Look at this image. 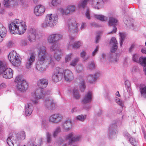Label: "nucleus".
Wrapping results in <instances>:
<instances>
[{"label": "nucleus", "instance_id": "nucleus-50", "mask_svg": "<svg viewBox=\"0 0 146 146\" xmlns=\"http://www.w3.org/2000/svg\"><path fill=\"white\" fill-rule=\"evenodd\" d=\"M51 135L48 132L46 133V137L47 142L48 143H50L51 140Z\"/></svg>", "mask_w": 146, "mask_h": 146}, {"label": "nucleus", "instance_id": "nucleus-23", "mask_svg": "<svg viewBox=\"0 0 146 146\" xmlns=\"http://www.w3.org/2000/svg\"><path fill=\"white\" fill-rule=\"evenodd\" d=\"M44 105L45 107L48 109H52L54 106L53 100L51 98H48L45 100Z\"/></svg>", "mask_w": 146, "mask_h": 146}, {"label": "nucleus", "instance_id": "nucleus-37", "mask_svg": "<svg viewBox=\"0 0 146 146\" xmlns=\"http://www.w3.org/2000/svg\"><path fill=\"white\" fill-rule=\"evenodd\" d=\"M120 36V41L119 43L120 46H121L123 44V43L124 42V40L125 38V36L124 33H119Z\"/></svg>", "mask_w": 146, "mask_h": 146}, {"label": "nucleus", "instance_id": "nucleus-1", "mask_svg": "<svg viewBox=\"0 0 146 146\" xmlns=\"http://www.w3.org/2000/svg\"><path fill=\"white\" fill-rule=\"evenodd\" d=\"M36 48L38 50V60L36 65V69L40 72L44 71V64L45 62L48 63V67H53L55 63L52 57H50L46 54L45 47L38 43L36 46Z\"/></svg>", "mask_w": 146, "mask_h": 146}, {"label": "nucleus", "instance_id": "nucleus-49", "mask_svg": "<svg viewBox=\"0 0 146 146\" xmlns=\"http://www.w3.org/2000/svg\"><path fill=\"white\" fill-rule=\"evenodd\" d=\"M115 102L117 104H119L120 106L123 107V104L122 102L120 100L117 98H116L115 99Z\"/></svg>", "mask_w": 146, "mask_h": 146}, {"label": "nucleus", "instance_id": "nucleus-33", "mask_svg": "<svg viewBox=\"0 0 146 146\" xmlns=\"http://www.w3.org/2000/svg\"><path fill=\"white\" fill-rule=\"evenodd\" d=\"M72 95L74 98L76 99H78L80 97V95L79 93L78 90L75 88H74L73 90Z\"/></svg>", "mask_w": 146, "mask_h": 146}, {"label": "nucleus", "instance_id": "nucleus-14", "mask_svg": "<svg viewBox=\"0 0 146 146\" xmlns=\"http://www.w3.org/2000/svg\"><path fill=\"white\" fill-rule=\"evenodd\" d=\"M74 36L72 35L69 36L70 42L68 44V48L69 49L70 47L72 46V48L74 49H77L79 48L82 44V42L80 41H78L75 42L73 44V42L74 41Z\"/></svg>", "mask_w": 146, "mask_h": 146}, {"label": "nucleus", "instance_id": "nucleus-12", "mask_svg": "<svg viewBox=\"0 0 146 146\" xmlns=\"http://www.w3.org/2000/svg\"><path fill=\"white\" fill-rule=\"evenodd\" d=\"M78 24L74 20H70L68 24V28L70 34H72L78 32Z\"/></svg>", "mask_w": 146, "mask_h": 146}, {"label": "nucleus", "instance_id": "nucleus-2", "mask_svg": "<svg viewBox=\"0 0 146 146\" xmlns=\"http://www.w3.org/2000/svg\"><path fill=\"white\" fill-rule=\"evenodd\" d=\"M62 34L59 33H54L50 34L47 38V41L50 44H53L50 47V50L54 52V56L57 60H59L61 58L62 52L60 48L58 43L62 38Z\"/></svg>", "mask_w": 146, "mask_h": 146}, {"label": "nucleus", "instance_id": "nucleus-41", "mask_svg": "<svg viewBox=\"0 0 146 146\" xmlns=\"http://www.w3.org/2000/svg\"><path fill=\"white\" fill-rule=\"evenodd\" d=\"M61 131V128L59 126L57 127L54 131L53 136L54 137H56L58 133Z\"/></svg>", "mask_w": 146, "mask_h": 146}, {"label": "nucleus", "instance_id": "nucleus-58", "mask_svg": "<svg viewBox=\"0 0 146 146\" xmlns=\"http://www.w3.org/2000/svg\"><path fill=\"white\" fill-rule=\"evenodd\" d=\"M41 124L42 127L45 128V127L46 125V120L44 119H42V121Z\"/></svg>", "mask_w": 146, "mask_h": 146}, {"label": "nucleus", "instance_id": "nucleus-11", "mask_svg": "<svg viewBox=\"0 0 146 146\" xmlns=\"http://www.w3.org/2000/svg\"><path fill=\"white\" fill-rule=\"evenodd\" d=\"M133 60L134 62L140 64L144 67L143 70L146 75V56L144 57H139L138 55L135 54L133 56Z\"/></svg>", "mask_w": 146, "mask_h": 146}, {"label": "nucleus", "instance_id": "nucleus-29", "mask_svg": "<svg viewBox=\"0 0 146 146\" xmlns=\"http://www.w3.org/2000/svg\"><path fill=\"white\" fill-rule=\"evenodd\" d=\"M92 93L90 92H88L83 98L82 102L84 104L90 102L92 101Z\"/></svg>", "mask_w": 146, "mask_h": 146}, {"label": "nucleus", "instance_id": "nucleus-39", "mask_svg": "<svg viewBox=\"0 0 146 146\" xmlns=\"http://www.w3.org/2000/svg\"><path fill=\"white\" fill-rule=\"evenodd\" d=\"M79 60V57H76L73 59L70 63V65L73 66H75Z\"/></svg>", "mask_w": 146, "mask_h": 146}, {"label": "nucleus", "instance_id": "nucleus-46", "mask_svg": "<svg viewBox=\"0 0 146 146\" xmlns=\"http://www.w3.org/2000/svg\"><path fill=\"white\" fill-rule=\"evenodd\" d=\"M83 66L82 65H79L77 66L76 67V70L77 72L80 73L82 72L83 70Z\"/></svg>", "mask_w": 146, "mask_h": 146}, {"label": "nucleus", "instance_id": "nucleus-18", "mask_svg": "<svg viewBox=\"0 0 146 146\" xmlns=\"http://www.w3.org/2000/svg\"><path fill=\"white\" fill-rule=\"evenodd\" d=\"M45 11V8L42 5H38L36 6L34 9V13L37 16H41Z\"/></svg>", "mask_w": 146, "mask_h": 146}, {"label": "nucleus", "instance_id": "nucleus-45", "mask_svg": "<svg viewBox=\"0 0 146 146\" xmlns=\"http://www.w3.org/2000/svg\"><path fill=\"white\" fill-rule=\"evenodd\" d=\"M12 139H11L12 141L13 144V145L15 146V145H17L18 143V139L17 137H14V136H12Z\"/></svg>", "mask_w": 146, "mask_h": 146}, {"label": "nucleus", "instance_id": "nucleus-62", "mask_svg": "<svg viewBox=\"0 0 146 146\" xmlns=\"http://www.w3.org/2000/svg\"><path fill=\"white\" fill-rule=\"evenodd\" d=\"M123 21L124 23L126 25H129V21L127 20V19L125 18H124L123 19Z\"/></svg>", "mask_w": 146, "mask_h": 146}, {"label": "nucleus", "instance_id": "nucleus-4", "mask_svg": "<svg viewBox=\"0 0 146 146\" xmlns=\"http://www.w3.org/2000/svg\"><path fill=\"white\" fill-rule=\"evenodd\" d=\"M50 90H48L47 92H45L43 89H37L31 93L30 99L34 104L36 105L38 103L39 99L43 98L46 95L50 94Z\"/></svg>", "mask_w": 146, "mask_h": 146}, {"label": "nucleus", "instance_id": "nucleus-36", "mask_svg": "<svg viewBox=\"0 0 146 146\" xmlns=\"http://www.w3.org/2000/svg\"><path fill=\"white\" fill-rule=\"evenodd\" d=\"M130 143L133 146H137L138 145V141H136L135 138L131 137L129 139Z\"/></svg>", "mask_w": 146, "mask_h": 146}, {"label": "nucleus", "instance_id": "nucleus-51", "mask_svg": "<svg viewBox=\"0 0 146 146\" xmlns=\"http://www.w3.org/2000/svg\"><path fill=\"white\" fill-rule=\"evenodd\" d=\"M20 138L22 140L24 139L25 138V133L24 131L21 132L20 134Z\"/></svg>", "mask_w": 146, "mask_h": 146}, {"label": "nucleus", "instance_id": "nucleus-55", "mask_svg": "<svg viewBox=\"0 0 146 146\" xmlns=\"http://www.w3.org/2000/svg\"><path fill=\"white\" fill-rule=\"evenodd\" d=\"M100 38V34H98L96 36V43H97L99 42V40Z\"/></svg>", "mask_w": 146, "mask_h": 146}, {"label": "nucleus", "instance_id": "nucleus-7", "mask_svg": "<svg viewBox=\"0 0 146 146\" xmlns=\"http://www.w3.org/2000/svg\"><path fill=\"white\" fill-rule=\"evenodd\" d=\"M1 74L3 78L10 79L13 76V70L10 68H7L5 62L0 61V74Z\"/></svg>", "mask_w": 146, "mask_h": 146}, {"label": "nucleus", "instance_id": "nucleus-34", "mask_svg": "<svg viewBox=\"0 0 146 146\" xmlns=\"http://www.w3.org/2000/svg\"><path fill=\"white\" fill-rule=\"evenodd\" d=\"M26 80L24 79L22 76L21 75L17 76L15 80V82L16 84H19L23 82L26 81Z\"/></svg>", "mask_w": 146, "mask_h": 146}, {"label": "nucleus", "instance_id": "nucleus-54", "mask_svg": "<svg viewBox=\"0 0 146 146\" xmlns=\"http://www.w3.org/2000/svg\"><path fill=\"white\" fill-rule=\"evenodd\" d=\"M86 17L88 19H90L89 13V10L88 9H87L86 11Z\"/></svg>", "mask_w": 146, "mask_h": 146}, {"label": "nucleus", "instance_id": "nucleus-13", "mask_svg": "<svg viewBox=\"0 0 146 146\" xmlns=\"http://www.w3.org/2000/svg\"><path fill=\"white\" fill-rule=\"evenodd\" d=\"M63 118L62 115L60 113H56L51 115L49 117V121L53 123H57L60 122Z\"/></svg>", "mask_w": 146, "mask_h": 146}, {"label": "nucleus", "instance_id": "nucleus-61", "mask_svg": "<svg viewBox=\"0 0 146 146\" xmlns=\"http://www.w3.org/2000/svg\"><path fill=\"white\" fill-rule=\"evenodd\" d=\"M28 4L26 1H23L22 3V6L24 8L26 7H27Z\"/></svg>", "mask_w": 146, "mask_h": 146}, {"label": "nucleus", "instance_id": "nucleus-35", "mask_svg": "<svg viewBox=\"0 0 146 146\" xmlns=\"http://www.w3.org/2000/svg\"><path fill=\"white\" fill-rule=\"evenodd\" d=\"M141 95L142 97L146 98V85L139 88Z\"/></svg>", "mask_w": 146, "mask_h": 146}, {"label": "nucleus", "instance_id": "nucleus-8", "mask_svg": "<svg viewBox=\"0 0 146 146\" xmlns=\"http://www.w3.org/2000/svg\"><path fill=\"white\" fill-rule=\"evenodd\" d=\"M108 24L109 26H113V30L108 33V34H113L116 33L117 31V28L115 26L119 23V21L117 19L115 14L113 13H109L108 15Z\"/></svg>", "mask_w": 146, "mask_h": 146}, {"label": "nucleus", "instance_id": "nucleus-32", "mask_svg": "<svg viewBox=\"0 0 146 146\" xmlns=\"http://www.w3.org/2000/svg\"><path fill=\"white\" fill-rule=\"evenodd\" d=\"M94 16L97 19L102 21H106L108 19V17L103 15L95 14Z\"/></svg>", "mask_w": 146, "mask_h": 146}, {"label": "nucleus", "instance_id": "nucleus-9", "mask_svg": "<svg viewBox=\"0 0 146 146\" xmlns=\"http://www.w3.org/2000/svg\"><path fill=\"white\" fill-rule=\"evenodd\" d=\"M9 60L14 66H18L21 63V58L19 54L16 51L13 50L9 53L8 56Z\"/></svg>", "mask_w": 146, "mask_h": 146}, {"label": "nucleus", "instance_id": "nucleus-60", "mask_svg": "<svg viewBox=\"0 0 146 146\" xmlns=\"http://www.w3.org/2000/svg\"><path fill=\"white\" fill-rule=\"evenodd\" d=\"M64 141V140L61 138H60L58 140V142L57 143L59 145H60L61 144L63 143Z\"/></svg>", "mask_w": 146, "mask_h": 146}, {"label": "nucleus", "instance_id": "nucleus-30", "mask_svg": "<svg viewBox=\"0 0 146 146\" xmlns=\"http://www.w3.org/2000/svg\"><path fill=\"white\" fill-rule=\"evenodd\" d=\"M78 79L80 80L79 86V89L81 92H83L86 88L85 82L82 78H79Z\"/></svg>", "mask_w": 146, "mask_h": 146}, {"label": "nucleus", "instance_id": "nucleus-63", "mask_svg": "<svg viewBox=\"0 0 146 146\" xmlns=\"http://www.w3.org/2000/svg\"><path fill=\"white\" fill-rule=\"evenodd\" d=\"M134 46L135 45L134 44H132L131 45L129 49V51L130 52H131L133 51V50L134 48Z\"/></svg>", "mask_w": 146, "mask_h": 146}, {"label": "nucleus", "instance_id": "nucleus-53", "mask_svg": "<svg viewBox=\"0 0 146 146\" xmlns=\"http://www.w3.org/2000/svg\"><path fill=\"white\" fill-rule=\"evenodd\" d=\"M98 51V46H97L95 49L92 52V56L95 55Z\"/></svg>", "mask_w": 146, "mask_h": 146}, {"label": "nucleus", "instance_id": "nucleus-48", "mask_svg": "<svg viewBox=\"0 0 146 146\" xmlns=\"http://www.w3.org/2000/svg\"><path fill=\"white\" fill-rule=\"evenodd\" d=\"M73 54L72 53H70L67 55L65 57V62H67L70 60L71 57L72 56Z\"/></svg>", "mask_w": 146, "mask_h": 146}, {"label": "nucleus", "instance_id": "nucleus-10", "mask_svg": "<svg viewBox=\"0 0 146 146\" xmlns=\"http://www.w3.org/2000/svg\"><path fill=\"white\" fill-rule=\"evenodd\" d=\"M117 133V126L116 122L111 124L108 131V135L109 139L113 138Z\"/></svg>", "mask_w": 146, "mask_h": 146}, {"label": "nucleus", "instance_id": "nucleus-17", "mask_svg": "<svg viewBox=\"0 0 146 146\" xmlns=\"http://www.w3.org/2000/svg\"><path fill=\"white\" fill-rule=\"evenodd\" d=\"M16 87L18 90L21 92H23L28 89V85L26 81H23L22 82L16 84Z\"/></svg>", "mask_w": 146, "mask_h": 146}, {"label": "nucleus", "instance_id": "nucleus-19", "mask_svg": "<svg viewBox=\"0 0 146 146\" xmlns=\"http://www.w3.org/2000/svg\"><path fill=\"white\" fill-rule=\"evenodd\" d=\"M73 133H71L66 136V139L69 140V144L73 142L79 141L81 138L80 136L75 137H73Z\"/></svg>", "mask_w": 146, "mask_h": 146}, {"label": "nucleus", "instance_id": "nucleus-47", "mask_svg": "<svg viewBox=\"0 0 146 146\" xmlns=\"http://www.w3.org/2000/svg\"><path fill=\"white\" fill-rule=\"evenodd\" d=\"M110 61L114 62H117V58L116 57L115 55L114 56H113L112 54L110 55Z\"/></svg>", "mask_w": 146, "mask_h": 146}, {"label": "nucleus", "instance_id": "nucleus-5", "mask_svg": "<svg viewBox=\"0 0 146 146\" xmlns=\"http://www.w3.org/2000/svg\"><path fill=\"white\" fill-rule=\"evenodd\" d=\"M88 1L90 2L94 8L98 9L102 8L104 5V2L103 0H82L78 4L79 7L84 8Z\"/></svg>", "mask_w": 146, "mask_h": 146}, {"label": "nucleus", "instance_id": "nucleus-27", "mask_svg": "<svg viewBox=\"0 0 146 146\" xmlns=\"http://www.w3.org/2000/svg\"><path fill=\"white\" fill-rule=\"evenodd\" d=\"M7 32L6 28L0 23V42L2 41L3 38L6 36Z\"/></svg>", "mask_w": 146, "mask_h": 146}, {"label": "nucleus", "instance_id": "nucleus-20", "mask_svg": "<svg viewBox=\"0 0 146 146\" xmlns=\"http://www.w3.org/2000/svg\"><path fill=\"white\" fill-rule=\"evenodd\" d=\"M19 27H18V33L17 34H23L25 32L27 29V26L25 23L24 21L19 22Z\"/></svg>", "mask_w": 146, "mask_h": 146}, {"label": "nucleus", "instance_id": "nucleus-25", "mask_svg": "<svg viewBox=\"0 0 146 146\" xmlns=\"http://www.w3.org/2000/svg\"><path fill=\"white\" fill-rule=\"evenodd\" d=\"M33 110V107L31 103H28L26 105L25 109V113L27 116L31 115Z\"/></svg>", "mask_w": 146, "mask_h": 146}, {"label": "nucleus", "instance_id": "nucleus-21", "mask_svg": "<svg viewBox=\"0 0 146 146\" xmlns=\"http://www.w3.org/2000/svg\"><path fill=\"white\" fill-rule=\"evenodd\" d=\"M48 84L47 79L45 78H41L39 79L37 82V85L39 88V89H43L45 88Z\"/></svg>", "mask_w": 146, "mask_h": 146}, {"label": "nucleus", "instance_id": "nucleus-22", "mask_svg": "<svg viewBox=\"0 0 146 146\" xmlns=\"http://www.w3.org/2000/svg\"><path fill=\"white\" fill-rule=\"evenodd\" d=\"M36 35V29L32 28L30 29L29 30V36L28 37V40L31 42L35 41Z\"/></svg>", "mask_w": 146, "mask_h": 146}, {"label": "nucleus", "instance_id": "nucleus-28", "mask_svg": "<svg viewBox=\"0 0 146 146\" xmlns=\"http://www.w3.org/2000/svg\"><path fill=\"white\" fill-rule=\"evenodd\" d=\"M99 76V74L97 73L94 74H90L88 75L87 79L89 83H92L96 80Z\"/></svg>", "mask_w": 146, "mask_h": 146}, {"label": "nucleus", "instance_id": "nucleus-3", "mask_svg": "<svg viewBox=\"0 0 146 146\" xmlns=\"http://www.w3.org/2000/svg\"><path fill=\"white\" fill-rule=\"evenodd\" d=\"M64 78V79L68 82H71L74 78L72 72L68 70H64L62 68L57 67L54 71L52 76V80L54 82H58Z\"/></svg>", "mask_w": 146, "mask_h": 146}, {"label": "nucleus", "instance_id": "nucleus-59", "mask_svg": "<svg viewBox=\"0 0 146 146\" xmlns=\"http://www.w3.org/2000/svg\"><path fill=\"white\" fill-rule=\"evenodd\" d=\"M86 23H82L80 28V29L81 30L84 29L86 28Z\"/></svg>", "mask_w": 146, "mask_h": 146}, {"label": "nucleus", "instance_id": "nucleus-26", "mask_svg": "<svg viewBox=\"0 0 146 146\" xmlns=\"http://www.w3.org/2000/svg\"><path fill=\"white\" fill-rule=\"evenodd\" d=\"M3 4L5 7H8L9 6H16L18 4V2L15 0H4Z\"/></svg>", "mask_w": 146, "mask_h": 146}, {"label": "nucleus", "instance_id": "nucleus-56", "mask_svg": "<svg viewBox=\"0 0 146 146\" xmlns=\"http://www.w3.org/2000/svg\"><path fill=\"white\" fill-rule=\"evenodd\" d=\"M86 55V52L85 51L82 50L80 53V56L82 58H84V57Z\"/></svg>", "mask_w": 146, "mask_h": 146}, {"label": "nucleus", "instance_id": "nucleus-52", "mask_svg": "<svg viewBox=\"0 0 146 146\" xmlns=\"http://www.w3.org/2000/svg\"><path fill=\"white\" fill-rule=\"evenodd\" d=\"M123 135L125 137L127 138L130 137L131 135L127 131H124L123 132Z\"/></svg>", "mask_w": 146, "mask_h": 146}, {"label": "nucleus", "instance_id": "nucleus-15", "mask_svg": "<svg viewBox=\"0 0 146 146\" xmlns=\"http://www.w3.org/2000/svg\"><path fill=\"white\" fill-rule=\"evenodd\" d=\"M35 59V54L32 53L27 58L25 62V66L27 68L29 69L32 66Z\"/></svg>", "mask_w": 146, "mask_h": 146}, {"label": "nucleus", "instance_id": "nucleus-64", "mask_svg": "<svg viewBox=\"0 0 146 146\" xmlns=\"http://www.w3.org/2000/svg\"><path fill=\"white\" fill-rule=\"evenodd\" d=\"M6 85L4 83H2L0 85V89L5 87Z\"/></svg>", "mask_w": 146, "mask_h": 146}, {"label": "nucleus", "instance_id": "nucleus-31", "mask_svg": "<svg viewBox=\"0 0 146 146\" xmlns=\"http://www.w3.org/2000/svg\"><path fill=\"white\" fill-rule=\"evenodd\" d=\"M72 123L70 120H67L63 124L62 127L65 130L68 131L72 128Z\"/></svg>", "mask_w": 146, "mask_h": 146}, {"label": "nucleus", "instance_id": "nucleus-24", "mask_svg": "<svg viewBox=\"0 0 146 146\" xmlns=\"http://www.w3.org/2000/svg\"><path fill=\"white\" fill-rule=\"evenodd\" d=\"M110 44L112 46L110 51L111 52H115L117 50L118 47L116 38L115 37H112L111 39Z\"/></svg>", "mask_w": 146, "mask_h": 146}, {"label": "nucleus", "instance_id": "nucleus-6", "mask_svg": "<svg viewBox=\"0 0 146 146\" xmlns=\"http://www.w3.org/2000/svg\"><path fill=\"white\" fill-rule=\"evenodd\" d=\"M58 19V15L56 14L53 15L52 14H47L44 21L42 24L41 26L44 28L53 27L56 24Z\"/></svg>", "mask_w": 146, "mask_h": 146}, {"label": "nucleus", "instance_id": "nucleus-57", "mask_svg": "<svg viewBox=\"0 0 146 146\" xmlns=\"http://www.w3.org/2000/svg\"><path fill=\"white\" fill-rule=\"evenodd\" d=\"M125 84L126 87H127V88L129 90V86L130 85V83L129 81L126 80L125 82Z\"/></svg>", "mask_w": 146, "mask_h": 146}, {"label": "nucleus", "instance_id": "nucleus-38", "mask_svg": "<svg viewBox=\"0 0 146 146\" xmlns=\"http://www.w3.org/2000/svg\"><path fill=\"white\" fill-rule=\"evenodd\" d=\"M59 11L62 16L67 15L70 13L69 11H68L67 8L65 9L60 8Z\"/></svg>", "mask_w": 146, "mask_h": 146}, {"label": "nucleus", "instance_id": "nucleus-44", "mask_svg": "<svg viewBox=\"0 0 146 146\" xmlns=\"http://www.w3.org/2000/svg\"><path fill=\"white\" fill-rule=\"evenodd\" d=\"M61 2V0H52L51 4L53 6H56L60 4Z\"/></svg>", "mask_w": 146, "mask_h": 146}, {"label": "nucleus", "instance_id": "nucleus-16", "mask_svg": "<svg viewBox=\"0 0 146 146\" xmlns=\"http://www.w3.org/2000/svg\"><path fill=\"white\" fill-rule=\"evenodd\" d=\"M19 20L17 19L15 21L11 23L9 25V29L10 32L13 34H17L18 33L17 29L19 27Z\"/></svg>", "mask_w": 146, "mask_h": 146}, {"label": "nucleus", "instance_id": "nucleus-43", "mask_svg": "<svg viewBox=\"0 0 146 146\" xmlns=\"http://www.w3.org/2000/svg\"><path fill=\"white\" fill-rule=\"evenodd\" d=\"M67 8L68 11H69L70 13V12H74L75 10V7L74 5H69L67 7Z\"/></svg>", "mask_w": 146, "mask_h": 146}, {"label": "nucleus", "instance_id": "nucleus-40", "mask_svg": "<svg viewBox=\"0 0 146 146\" xmlns=\"http://www.w3.org/2000/svg\"><path fill=\"white\" fill-rule=\"evenodd\" d=\"M95 68V64L93 62H89L87 66V69L88 70H92Z\"/></svg>", "mask_w": 146, "mask_h": 146}, {"label": "nucleus", "instance_id": "nucleus-42", "mask_svg": "<svg viewBox=\"0 0 146 146\" xmlns=\"http://www.w3.org/2000/svg\"><path fill=\"white\" fill-rule=\"evenodd\" d=\"M86 115H81L76 117L77 119L80 121H83L86 119Z\"/></svg>", "mask_w": 146, "mask_h": 146}]
</instances>
